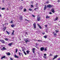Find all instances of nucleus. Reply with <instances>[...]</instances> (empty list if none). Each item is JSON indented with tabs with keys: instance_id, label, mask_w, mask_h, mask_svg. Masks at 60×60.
<instances>
[{
	"instance_id": "nucleus-58",
	"label": "nucleus",
	"mask_w": 60,
	"mask_h": 60,
	"mask_svg": "<svg viewBox=\"0 0 60 60\" xmlns=\"http://www.w3.org/2000/svg\"><path fill=\"white\" fill-rule=\"evenodd\" d=\"M58 26H60V25L58 24Z\"/></svg>"
},
{
	"instance_id": "nucleus-64",
	"label": "nucleus",
	"mask_w": 60,
	"mask_h": 60,
	"mask_svg": "<svg viewBox=\"0 0 60 60\" xmlns=\"http://www.w3.org/2000/svg\"><path fill=\"white\" fill-rule=\"evenodd\" d=\"M22 1H23V0H21Z\"/></svg>"
},
{
	"instance_id": "nucleus-48",
	"label": "nucleus",
	"mask_w": 60,
	"mask_h": 60,
	"mask_svg": "<svg viewBox=\"0 0 60 60\" xmlns=\"http://www.w3.org/2000/svg\"><path fill=\"white\" fill-rule=\"evenodd\" d=\"M9 9H8V8H7V11H8V10L9 11Z\"/></svg>"
},
{
	"instance_id": "nucleus-31",
	"label": "nucleus",
	"mask_w": 60,
	"mask_h": 60,
	"mask_svg": "<svg viewBox=\"0 0 60 60\" xmlns=\"http://www.w3.org/2000/svg\"><path fill=\"white\" fill-rule=\"evenodd\" d=\"M13 21L12 20H11V22H10V23H13Z\"/></svg>"
},
{
	"instance_id": "nucleus-44",
	"label": "nucleus",
	"mask_w": 60,
	"mask_h": 60,
	"mask_svg": "<svg viewBox=\"0 0 60 60\" xmlns=\"http://www.w3.org/2000/svg\"><path fill=\"white\" fill-rule=\"evenodd\" d=\"M52 56V54H50V55H49L50 56Z\"/></svg>"
},
{
	"instance_id": "nucleus-8",
	"label": "nucleus",
	"mask_w": 60,
	"mask_h": 60,
	"mask_svg": "<svg viewBox=\"0 0 60 60\" xmlns=\"http://www.w3.org/2000/svg\"><path fill=\"white\" fill-rule=\"evenodd\" d=\"M48 8H50L52 7V6L50 5H48L47 6Z\"/></svg>"
},
{
	"instance_id": "nucleus-7",
	"label": "nucleus",
	"mask_w": 60,
	"mask_h": 60,
	"mask_svg": "<svg viewBox=\"0 0 60 60\" xmlns=\"http://www.w3.org/2000/svg\"><path fill=\"white\" fill-rule=\"evenodd\" d=\"M37 20L38 21H39V20H41V18L40 17H38L37 18Z\"/></svg>"
},
{
	"instance_id": "nucleus-11",
	"label": "nucleus",
	"mask_w": 60,
	"mask_h": 60,
	"mask_svg": "<svg viewBox=\"0 0 60 60\" xmlns=\"http://www.w3.org/2000/svg\"><path fill=\"white\" fill-rule=\"evenodd\" d=\"M33 26H34V27L35 28H36V24H35V23H34L33 24Z\"/></svg>"
},
{
	"instance_id": "nucleus-35",
	"label": "nucleus",
	"mask_w": 60,
	"mask_h": 60,
	"mask_svg": "<svg viewBox=\"0 0 60 60\" xmlns=\"http://www.w3.org/2000/svg\"><path fill=\"white\" fill-rule=\"evenodd\" d=\"M44 38H47V36H44Z\"/></svg>"
},
{
	"instance_id": "nucleus-17",
	"label": "nucleus",
	"mask_w": 60,
	"mask_h": 60,
	"mask_svg": "<svg viewBox=\"0 0 60 60\" xmlns=\"http://www.w3.org/2000/svg\"><path fill=\"white\" fill-rule=\"evenodd\" d=\"M12 43H11L10 44H8V45L10 46H11L12 45Z\"/></svg>"
},
{
	"instance_id": "nucleus-29",
	"label": "nucleus",
	"mask_w": 60,
	"mask_h": 60,
	"mask_svg": "<svg viewBox=\"0 0 60 60\" xmlns=\"http://www.w3.org/2000/svg\"><path fill=\"white\" fill-rule=\"evenodd\" d=\"M5 40H6V41H8V39L7 38H5Z\"/></svg>"
},
{
	"instance_id": "nucleus-56",
	"label": "nucleus",
	"mask_w": 60,
	"mask_h": 60,
	"mask_svg": "<svg viewBox=\"0 0 60 60\" xmlns=\"http://www.w3.org/2000/svg\"><path fill=\"white\" fill-rule=\"evenodd\" d=\"M58 60H60V59H58Z\"/></svg>"
},
{
	"instance_id": "nucleus-20",
	"label": "nucleus",
	"mask_w": 60,
	"mask_h": 60,
	"mask_svg": "<svg viewBox=\"0 0 60 60\" xmlns=\"http://www.w3.org/2000/svg\"><path fill=\"white\" fill-rule=\"evenodd\" d=\"M44 51H47V47H46L45 48V49H44Z\"/></svg>"
},
{
	"instance_id": "nucleus-33",
	"label": "nucleus",
	"mask_w": 60,
	"mask_h": 60,
	"mask_svg": "<svg viewBox=\"0 0 60 60\" xmlns=\"http://www.w3.org/2000/svg\"><path fill=\"white\" fill-rule=\"evenodd\" d=\"M17 51H18V49H16V52H15L16 53L17 52Z\"/></svg>"
},
{
	"instance_id": "nucleus-49",
	"label": "nucleus",
	"mask_w": 60,
	"mask_h": 60,
	"mask_svg": "<svg viewBox=\"0 0 60 60\" xmlns=\"http://www.w3.org/2000/svg\"><path fill=\"white\" fill-rule=\"evenodd\" d=\"M60 0H58V2H60Z\"/></svg>"
},
{
	"instance_id": "nucleus-32",
	"label": "nucleus",
	"mask_w": 60,
	"mask_h": 60,
	"mask_svg": "<svg viewBox=\"0 0 60 60\" xmlns=\"http://www.w3.org/2000/svg\"><path fill=\"white\" fill-rule=\"evenodd\" d=\"M26 11V8H24V11L25 12V11Z\"/></svg>"
},
{
	"instance_id": "nucleus-46",
	"label": "nucleus",
	"mask_w": 60,
	"mask_h": 60,
	"mask_svg": "<svg viewBox=\"0 0 60 60\" xmlns=\"http://www.w3.org/2000/svg\"><path fill=\"white\" fill-rule=\"evenodd\" d=\"M49 14H52V13L51 12H50L49 13Z\"/></svg>"
},
{
	"instance_id": "nucleus-53",
	"label": "nucleus",
	"mask_w": 60,
	"mask_h": 60,
	"mask_svg": "<svg viewBox=\"0 0 60 60\" xmlns=\"http://www.w3.org/2000/svg\"><path fill=\"white\" fill-rule=\"evenodd\" d=\"M45 27H47V25H45Z\"/></svg>"
},
{
	"instance_id": "nucleus-51",
	"label": "nucleus",
	"mask_w": 60,
	"mask_h": 60,
	"mask_svg": "<svg viewBox=\"0 0 60 60\" xmlns=\"http://www.w3.org/2000/svg\"><path fill=\"white\" fill-rule=\"evenodd\" d=\"M22 51H25V50H24V49H23Z\"/></svg>"
},
{
	"instance_id": "nucleus-19",
	"label": "nucleus",
	"mask_w": 60,
	"mask_h": 60,
	"mask_svg": "<svg viewBox=\"0 0 60 60\" xmlns=\"http://www.w3.org/2000/svg\"><path fill=\"white\" fill-rule=\"evenodd\" d=\"M19 19L20 20H22V16H21L20 17Z\"/></svg>"
},
{
	"instance_id": "nucleus-38",
	"label": "nucleus",
	"mask_w": 60,
	"mask_h": 60,
	"mask_svg": "<svg viewBox=\"0 0 60 60\" xmlns=\"http://www.w3.org/2000/svg\"><path fill=\"white\" fill-rule=\"evenodd\" d=\"M4 9H5V8H3L1 9V10H4Z\"/></svg>"
},
{
	"instance_id": "nucleus-57",
	"label": "nucleus",
	"mask_w": 60,
	"mask_h": 60,
	"mask_svg": "<svg viewBox=\"0 0 60 60\" xmlns=\"http://www.w3.org/2000/svg\"><path fill=\"white\" fill-rule=\"evenodd\" d=\"M8 23H7V25H8Z\"/></svg>"
},
{
	"instance_id": "nucleus-23",
	"label": "nucleus",
	"mask_w": 60,
	"mask_h": 60,
	"mask_svg": "<svg viewBox=\"0 0 60 60\" xmlns=\"http://www.w3.org/2000/svg\"><path fill=\"white\" fill-rule=\"evenodd\" d=\"M14 25L13 24L12 25H11V26L12 27H14Z\"/></svg>"
},
{
	"instance_id": "nucleus-61",
	"label": "nucleus",
	"mask_w": 60,
	"mask_h": 60,
	"mask_svg": "<svg viewBox=\"0 0 60 60\" xmlns=\"http://www.w3.org/2000/svg\"><path fill=\"white\" fill-rule=\"evenodd\" d=\"M46 32H47V30H46Z\"/></svg>"
},
{
	"instance_id": "nucleus-52",
	"label": "nucleus",
	"mask_w": 60,
	"mask_h": 60,
	"mask_svg": "<svg viewBox=\"0 0 60 60\" xmlns=\"http://www.w3.org/2000/svg\"><path fill=\"white\" fill-rule=\"evenodd\" d=\"M26 34H27V32H26Z\"/></svg>"
},
{
	"instance_id": "nucleus-50",
	"label": "nucleus",
	"mask_w": 60,
	"mask_h": 60,
	"mask_svg": "<svg viewBox=\"0 0 60 60\" xmlns=\"http://www.w3.org/2000/svg\"><path fill=\"white\" fill-rule=\"evenodd\" d=\"M36 45L37 46V45H38V44H37V43H36Z\"/></svg>"
},
{
	"instance_id": "nucleus-60",
	"label": "nucleus",
	"mask_w": 60,
	"mask_h": 60,
	"mask_svg": "<svg viewBox=\"0 0 60 60\" xmlns=\"http://www.w3.org/2000/svg\"><path fill=\"white\" fill-rule=\"evenodd\" d=\"M20 51L21 52V50H20Z\"/></svg>"
},
{
	"instance_id": "nucleus-43",
	"label": "nucleus",
	"mask_w": 60,
	"mask_h": 60,
	"mask_svg": "<svg viewBox=\"0 0 60 60\" xmlns=\"http://www.w3.org/2000/svg\"><path fill=\"white\" fill-rule=\"evenodd\" d=\"M46 56H44V58L46 59Z\"/></svg>"
},
{
	"instance_id": "nucleus-34",
	"label": "nucleus",
	"mask_w": 60,
	"mask_h": 60,
	"mask_svg": "<svg viewBox=\"0 0 60 60\" xmlns=\"http://www.w3.org/2000/svg\"><path fill=\"white\" fill-rule=\"evenodd\" d=\"M32 7H34V6L32 5H31V8H32Z\"/></svg>"
},
{
	"instance_id": "nucleus-62",
	"label": "nucleus",
	"mask_w": 60,
	"mask_h": 60,
	"mask_svg": "<svg viewBox=\"0 0 60 60\" xmlns=\"http://www.w3.org/2000/svg\"><path fill=\"white\" fill-rule=\"evenodd\" d=\"M1 9V7H0V10Z\"/></svg>"
},
{
	"instance_id": "nucleus-2",
	"label": "nucleus",
	"mask_w": 60,
	"mask_h": 60,
	"mask_svg": "<svg viewBox=\"0 0 60 60\" xmlns=\"http://www.w3.org/2000/svg\"><path fill=\"white\" fill-rule=\"evenodd\" d=\"M39 9V8H35L34 9V10L35 11H38V10Z\"/></svg>"
},
{
	"instance_id": "nucleus-4",
	"label": "nucleus",
	"mask_w": 60,
	"mask_h": 60,
	"mask_svg": "<svg viewBox=\"0 0 60 60\" xmlns=\"http://www.w3.org/2000/svg\"><path fill=\"white\" fill-rule=\"evenodd\" d=\"M35 49L33 48L32 49V52L33 53H35Z\"/></svg>"
},
{
	"instance_id": "nucleus-22",
	"label": "nucleus",
	"mask_w": 60,
	"mask_h": 60,
	"mask_svg": "<svg viewBox=\"0 0 60 60\" xmlns=\"http://www.w3.org/2000/svg\"><path fill=\"white\" fill-rule=\"evenodd\" d=\"M38 41L39 42H42V40H38Z\"/></svg>"
},
{
	"instance_id": "nucleus-25",
	"label": "nucleus",
	"mask_w": 60,
	"mask_h": 60,
	"mask_svg": "<svg viewBox=\"0 0 60 60\" xmlns=\"http://www.w3.org/2000/svg\"><path fill=\"white\" fill-rule=\"evenodd\" d=\"M29 10L30 11H32V9L31 8H29Z\"/></svg>"
},
{
	"instance_id": "nucleus-54",
	"label": "nucleus",
	"mask_w": 60,
	"mask_h": 60,
	"mask_svg": "<svg viewBox=\"0 0 60 60\" xmlns=\"http://www.w3.org/2000/svg\"><path fill=\"white\" fill-rule=\"evenodd\" d=\"M2 2H3V3H4V0H3L2 1Z\"/></svg>"
},
{
	"instance_id": "nucleus-42",
	"label": "nucleus",
	"mask_w": 60,
	"mask_h": 60,
	"mask_svg": "<svg viewBox=\"0 0 60 60\" xmlns=\"http://www.w3.org/2000/svg\"><path fill=\"white\" fill-rule=\"evenodd\" d=\"M10 59L11 60H13V59L11 58H10Z\"/></svg>"
},
{
	"instance_id": "nucleus-59",
	"label": "nucleus",
	"mask_w": 60,
	"mask_h": 60,
	"mask_svg": "<svg viewBox=\"0 0 60 60\" xmlns=\"http://www.w3.org/2000/svg\"><path fill=\"white\" fill-rule=\"evenodd\" d=\"M45 34V33H43V34Z\"/></svg>"
},
{
	"instance_id": "nucleus-37",
	"label": "nucleus",
	"mask_w": 60,
	"mask_h": 60,
	"mask_svg": "<svg viewBox=\"0 0 60 60\" xmlns=\"http://www.w3.org/2000/svg\"><path fill=\"white\" fill-rule=\"evenodd\" d=\"M6 32H7V34H9V32H8V31H6Z\"/></svg>"
},
{
	"instance_id": "nucleus-39",
	"label": "nucleus",
	"mask_w": 60,
	"mask_h": 60,
	"mask_svg": "<svg viewBox=\"0 0 60 60\" xmlns=\"http://www.w3.org/2000/svg\"><path fill=\"white\" fill-rule=\"evenodd\" d=\"M46 4H49V2L48 1H47L46 2Z\"/></svg>"
},
{
	"instance_id": "nucleus-36",
	"label": "nucleus",
	"mask_w": 60,
	"mask_h": 60,
	"mask_svg": "<svg viewBox=\"0 0 60 60\" xmlns=\"http://www.w3.org/2000/svg\"><path fill=\"white\" fill-rule=\"evenodd\" d=\"M58 19V18L56 17V19H55L56 20H57Z\"/></svg>"
},
{
	"instance_id": "nucleus-41",
	"label": "nucleus",
	"mask_w": 60,
	"mask_h": 60,
	"mask_svg": "<svg viewBox=\"0 0 60 60\" xmlns=\"http://www.w3.org/2000/svg\"><path fill=\"white\" fill-rule=\"evenodd\" d=\"M56 33H55L54 34V36H56Z\"/></svg>"
},
{
	"instance_id": "nucleus-6",
	"label": "nucleus",
	"mask_w": 60,
	"mask_h": 60,
	"mask_svg": "<svg viewBox=\"0 0 60 60\" xmlns=\"http://www.w3.org/2000/svg\"><path fill=\"white\" fill-rule=\"evenodd\" d=\"M1 50H6V48L4 47H3L1 49Z\"/></svg>"
},
{
	"instance_id": "nucleus-40",
	"label": "nucleus",
	"mask_w": 60,
	"mask_h": 60,
	"mask_svg": "<svg viewBox=\"0 0 60 60\" xmlns=\"http://www.w3.org/2000/svg\"><path fill=\"white\" fill-rule=\"evenodd\" d=\"M19 56H21V53L20 52H19Z\"/></svg>"
},
{
	"instance_id": "nucleus-14",
	"label": "nucleus",
	"mask_w": 60,
	"mask_h": 60,
	"mask_svg": "<svg viewBox=\"0 0 60 60\" xmlns=\"http://www.w3.org/2000/svg\"><path fill=\"white\" fill-rule=\"evenodd\" d=\"M38 25V26L40 28V29H41L42 28H41V26H40V25H39V24H37Z\"/></svg>"
},
{
	"instance_id": "nucleus-15",
	"label": "nucleus",
	"mask_w": 60,
	"mask_h": 60,
	"mask_svg": "<svg viewBox=\"0 0 60 60\" xmlns=\"http://www.w3.org/2000/svg\"><path fill=\"white\" fill-rule=\"evenodd\" d=\"M46 9H47V6H46V5H45L44 8V10H45Z\"/></svg>"
},
{
	"instance_id": "nucleus-47",
	"label": "nucleus",
	"mask_w": 60,
	"mask_h": 60,
	"mask_svg": "<svg viewBox=\"0 0 60 60\" xmlns=\"http://www.w3.org/2000/svg\"><path fill=\"white\" fill-rule=\"evenodd\" d=\"M32 16H33V17H35V15H32Z\"/></svg>"
},
{
	"instance_id": "nucleus-30",
	"label": "nucleus",
	"mask_w": 60,
	"mask_h": 60,
	"mask_svg": "<svg viewBox=\"0 0 60 60\" xmlns=\"http://www.w3.org/2000/svg\"><path fill=\"white\" fill-rule=\"evenodd\" d=\"M25 21H28V22L29 21V20H28L27 19H25Z\"/></svg>"
},
{
	"instance_id": "nucleus-13",
	"label": "nucleus",
	"mask_w": 60,
	"mask_h": 60,
	"mask_svg": "<svg viewBox=\"0 0 60 60\" xmlns=\"http://www.w3.org/2000/svg\"><path fill=\"white\" fill-rule=\"evenodd\" d=\"M5 58V56H4L1 57V59H4V58Z\"/></svg>"
},
{
	"instance_id": "nucleus-27",
	"label": "nucleus",
	"mask_w": 60,
	"mask_h": 60,
	"mask_svg": "<svg viewBox=\"0 0 60 60\" xmlns=\"http://www.w3.org/2000/svg\"><path fill=\"white\" fill-rule=\"evenodd\" d=\"M14 30H13L12 33L11 34L12 35L13 34H14Z\"/></svg>"
},
{
	"instance_id": "nucleus-9",
	"label": "nucleus",
	"mask_w": 60,
	"mask_h": 60,
	"mask_svg": "<svg viewBox=\"0 0 60 60\" xmlns=\"http://www.w3.org/2000/svg\"><path fill=\"white\" fill-rule=\"evenodd\" d=\"M51 11L53 13H54L55 12V10L54 9L52 8L51 10Z\"/></svg>"
},
{
	"instance_id": "nucleus-21",
	"label": "nucleus",
	"mask_w": 60,
	"mask_h": 60,
	"mask_svg": "<svg viewBox=\"0 0 60 60\" xmlns=\"http://www.w3.org/2000/svg\"><path fill=\"white\" fill-rule=\"evenodd\" d=\"M15 57H16V58H19V57H18L17 56H16V55H15Z\"/></svg>"
},
{
	"instance_id": "nucleus-45",
	"label": "nucleus",
	"mask_w": 60,
	"mask_h": 60,
	"mask_svg": "<svg viewBox=\"0 0 60 60\" xmlns=\"http://www.w3.org/2000/svg\"><path fill=\"white\" fill-rule=\"evenodd\" d=\"M44 55L45 56H46V55H47V54H44Z\"/></svg>"
},
{
	"instance_id": "nucleus-26",
	"label": "nucleus",
	"mask_w": 60,
	"mask_h": 60,
	"mask_svg": "<svg viewBox=\"0 0 60 60\" xmlns=\"http://www.w3.org/2000/svg\"><path fill=\"white\" fill-rule=\"evenodd\" d=\"M55 31H56V33H58V32H59V31H58V30H55Z\"/></svg>"
},
{
	"instance_id": "nucleus-1",
	"label": "nucleus",
	"mask_w": 60,
	"mask_h": 60,
	"mask_svg": "<svg viewBox=\"0 0 60 60\" xmlns=\"http://www.w3.org/2000/svg\"><path fill=\"white\" fill-rule=\"evenodd\" d=\"M24 41H25V42L26 43H27V42H30V40L28 39H24Z\"/></svg>"
},
{
	"instance_id": "nucleus-10",
	"label": "nucleus",
	"mask_w": 60,
	"mask_h": 60,
	"mask_svg": "<svg viewBox=\"0 0 60 60\" xmlns=\"http://www.w3.org/2000/svg\"><path fill=\"white\" fill-rule=\"evenodd\" d=\"M57 57V55H56L55 56L54 58L52 59V60H54V59H56V58Z\"/></svg>"
},
{
	"instance_id": "nucleus-63",
	"label": "nucleus",
	"mask_w": 60,
	"mask_h": 60,
	"mask_svg": "<svg viewBox=\"0 0 60 60\" xmlns=\"http://www.w3.org/2000/svg\"><path fill=\"white\" fill-rule=\"evenodd\" d=\"M35 47H36V46H35Z\"/></svg>"
},
{
	"instance_id": "nucleus-16",
	"label": "nucleus",
	"mask_w": 60,
	"mask_h": 60,
	"mask_svg": "<svg viewBox=\"0 0 60 60\" xmlns=\"http://www.w3.org/2000/svg\"><path fill=\"white\" fill-rule=\"evenodd\" d=\"M26 52L28 54H29V52H30V51L29 50H28L26 51Z\"/></svg>"
},
{
	"instance_id": "nucleus-5",
	"label": "nucleus",
	"mask_w": 60,
	"mask_h": 60,
	"mask_svg": "<svg viewBox=\"0 0 60 60\" xmlns=\"http://www.w3.org/2000/svg\"><path fill=\"white\" fill-rule=\"evenodd\" d=\"M0 41H1L2 43H4L5 42L4 41L2 40H0Z\"/></svg>"
},
{
	"instance_id": "nucleus-28",
	"label": "nucleus",
	"mask_w": 60,
	"mask_h": 60,
	"mask_svg": "<svg viewBox=\"0 0 60 60\" xmlns=\"http://www.w3.org/2000/svg\"><path fill=\"white\" fill-rule=\"evenodd\" d=\"M23 52L24 53V54L25 55H26V53L25 52V51Z\"/></svg>"
},
{
	"instance_id": "nucleus-3",
	"label": "nucleus",
	"mask_w": 60,
	"mask_h": 60,
	"mask_svg": "<svg viewBox=\"0 0 60 60\" xmlns=\"http://www.w3.org/2000/svg\"><path fill=\"white\" fill-rule=\"evenodd\" d=\"M44 47H41L40 48V50L41 51H43L44 50Z\"/></svg>"
},
{
	"instance_id": "nucleus-18",
	"label": "nucleus",
	"mask_w": 60,
	"mask_h": 60,
	"mask_svg": "<svg viewBox=\"0 0 60 60\" xmlns=\"http://www.w3.org/2000/svg\"><path fill=\"white\" fill-rule=\"evenodd\" d=\"M50 18V17L49 16H46V19H49Z\"/></svg>"
},
{
	"instance_id": "nucleus-12",
	"label": "nucleus",
	"mask_w": 60,
	"mask_h": 60,
	"mask_svg": "<svg viewBox=\"0 0 60 60\" xmlns=\"http://www.w3.org/2000/svg\"><path fill=\"white\" fill-rule=\"evenodd\" d=\"M6 29V27H4V28L3 29V31H5V30Z\"/></svg>"
},
{
	"instance_id": "nucleus-24",
	"label": "nucleus",
	"mask_w": 60,
	"mask_h": 60,
	"mask_svg": "<svg viewBox=\"0 0 60 60\" xmlns=\"http://www.w3.org/2000/svg\"><path fill=\"white\" fill-rule=\"evenodd\" d=\"M7 55H8V56H10V55H11V54L10 53H8L7 54Z\"/></svg>"
},
{
	"instance_id": "nucleus-55",
	"label": "nucleus",
	"mask_w": 60,
	"mask_h": 60,
	"mask_svg": "<svg viewBox=\"0 0 60 60\" xmlns=\"http://www.w3.org/2000/svg\"><path fill=\"white\" fill-rule=\"evenodd\" d=\"M0 17H2V15H1L0 14Z\"/></svg>"
}]
</instances>
